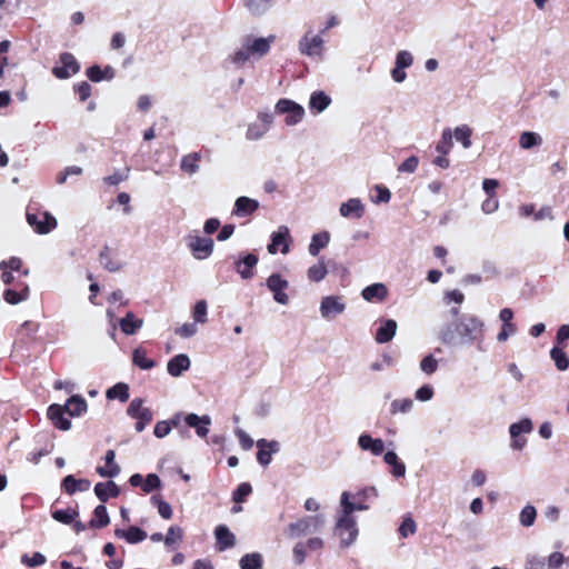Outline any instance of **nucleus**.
I'll list each match as a JSON object with an SVG mask.
<instances>
[{"instance_id": "f257e3e1", "label": "nucleus", "mask_w": 569, "mask_h": 569, "mask_svg": "<svg viewBox=\"0 0 569 569\" xmlns=\"http://www.w3.org/2000/svg\"><path fill=\"white\" fill-rule=\"evenodd\" d=\"M485 322L477 316L465 313L457 321H445L438 330V339L448 347L471 346L481 337Z\"/></svg>"}, {"instance_id": "f03ea898", "label": "nucleus", "mask_w": 569, "mask_h": 569, "mask_svg": "<svg viewBox=\"0 0 569 569\" xmlns=\"http://www.w3.org/2000/svg\"><path fill=\"white\" fill-rule=\"evenodd\" d=\"M378 498V490L376 487H365L355 493L343 491L340 497L341 509H347L352 513L355 511H366L370 508L373 500Z\"/></svg>"}, {"instance_id": "7ed1b4c3", "label": "nucleus", "mask_w": 569, "mask_h": 569, "mask_svg": "<svg viewBox=\"0 0 569 569\" xmlns=\"http://www.w3.org/2000/svg\"><path fill=\"white\" fill-rule=\"evenodd\" d=\"M336 533L340 537L342 547H349L355 542L358 536V528L351 511L341 509V513L336 522Z\"/></svg>"}, {"instance_id": "20e7f679", "label": "nucleus", "mask_w": 569, "mask_h": 569, "mask_svg": "<svg viewBox=\"0 0 569 569\" xmlns=\"http://www.w3.org/2000/svg\"><path fill=\"white\" fill-rule=\"evenodd\" d=\"M274 113L284 114V123L289 127L300 123L306 114L305 108L298 102L281 98L274 106Z\"/></svg>"}, {"instance_id": "39448f33", "label": "nucleus", "mask_w": 569, "mask_h": 569, "mask_svg": "<svg viewBox=\"0 0 569 569\" xmlns=\"http://www.w3.org/2000/svg\"><path fill=\"white\" fill-rule=\"evenodd\" d=\"M325 523L322 515L306 516L298 519L296 522H291L286 532L291 538H299L310 532L318 531Z\"/></svg>"}, {"instance_id": "423d86ee", "label": "nucleus", "mask_w": 569, "mask_h": 569, "mask_svg": "<svg viewBox=\"0 0 569 569\" xmlns=\"http://www.w3.org/2000/svg\"><path fill=\"white\" fill-rule=\"evenodd\" d=\"M32 207L27 209L26 218L30 227L39 234H47L57 227V219L48 211L32 212Z\"/></svg>"}, {"instance_id": "0eeeda50", "label": "nucleus", "mask_w": 569, "mask_h": 569, "mask_svg": "<svg viewBox=\"0 0 569 569\" xmlns=\"http://www.w3.org/2000/svg\"><path fill=\"white\" fill-rule=\"evenodd\" d=\"M186 241L188 249L197 260H204L209 258L213 252L214 242L209 237L188 234L186 237Z\"/></svg>"}, {"instance_id": "6e6552de", "label": "nucleus", "mask_w": 569, "mask_h": 569, "mask_svg": "<svg viewBox=\"0 0 569 569\" xmlns=\"http://www.w3.org/2000/svg\"><path fill=\"white\" fill-rule=\"evenodd\" d=\"M233 266L237 273L243 280H249L254 276V269L259 262V257L254 252H241L233 256Z\"/></svg>"}, {"instance_id": "1a4fd4ad", "label": "nucleus", "mask_w": 569, "mask_h": 569, "mask_svg": "<svg viewBox=\"0 0 569 569\" xmlns=\"http://www.w3.org/2000/svg\"><path fill=\"white\" fill-rule=\"evenodd\" d=\"M311 32H307L298 42V50L300 54L310 58H322L325 40L322 34L311 36Z\"/></svg>"}, {"instance_id": "9d476101", "label": "nucleus", "mask_w": 569, "mask_h": 569, "mask_svg": "<svg viewBox=\"0 0 569 569\" xmlns=\"http://www.w3.org/2000/svg\"><path fill=\"white\" fill-rule=\"evenodd\" d=\"M80 71V63L70 52H62L59 62L52 68V74L58 79H69Z\"/></svg>"}, {"instance_id": "9b49d317", "label": "nucleus", "mask_w": 569, "mask_h": 569, "mask_svg": "<svg viewBox=\"0 0 569 569\" xmlns=\"http://www.w3.org/2000/svg\"><path fill=\"white\" fill-rule=\"evenodd\" d=\"M291 241L292 238L290 236L289 228L287 226H280L270 236V242L267 246L268 252L270 254H276L280 251L281 253L287 254L290 251Z\"/></svg>"}, {"instance_id": "f8f14e48", "label": "nucleus", "mask_w": 569, "mask_h": 569, "mask_svg": "<svg viewBox=\"0 0 569 569\" xmlns=\"http://www.w3.org/2000/svg\"><path fill=\"white\" fill-rule=\"evenodd\" d=\"M267 288L272 292L273 300L279 305H288L289 297L284 290L289 287L288 280L278 272L271 273L266 280Z\"/></svg>"}, {"instance_id": "ddd939ff", "label": "nucleus", "mask_w": 569, "mask_h": 569, "mask_svg": "<svg viewBox=\"0 0 569 569\" xmlns=\"http://www.w3.org/2000/svg\"><path fill=\"white\" fill-rule=\"evenodd\" d=\"M346 310V303L339 296H326L320 302V315L323 319L330 320Z\"/></svg>"}, {"instance_id": "4468645a", "label": "nucleus", "mask_w": 569, "mask_h": 569, "mask_svg": "<svg viewBox=\"0 0 569 569\" xmlns=\"http://www.w3.org/2000/svg\"><path fill=\"white\" fill-rule=\"evenodd\" d=\"M256 446L258 448L257 460L263 467L269 466L272 460V455L280 451V443L277 440L262 438L256 442Z\"/></svg>"}, {"instance_id": "2eb2a0df", "label": "nucleus", "mask_w": 569, "mask_h": 569, "mask_svg": "<svg viewBox=\"0 0 569 569\" xmlns=\"http://www.w3.org/2000/svg\"><path fill=\"white\" fill-rule=\"evenodd\" d=\"M273 40L274 36H269L267 38H253L248 36L244 38V41L253 59H260L264 57L270 51Z\"/></svg>"}, {"instance_id": "dca6fc26", "label": "nucleus", "mask_w": 569, "mask_h": 569, "mask_svg": "<svg viewBox=\"0 0 569 569\" xmlns=\"http://www.w3.org/2000/svg\"><path fill=\"white\" fill-rule=\"evenodd\" d=\"M259 201L247 196H240L236 199L231 214L237 218H247L259 209Z\"/></svg>"}, {"instance_id": "f3484780", "label": "nucleus", "mask_w": 569, "mask_h": 569, "mask_svg": "<svg viewBox=\"0 0 569 569\" xmlns=\"http://www.w3.org/2000/svg\"><path fill=\"white\" fill-rule=\"evenodd\" d=\"M357 445L362 451L379 457L385 451V441L381 438H373L369 432H362L357 439Z\"/></svg>"}, {"instance_id": "a211bd4d", "label": "nucleus", "mask_w": 569, "mask_h": 569, "mask_svg": "<svg viewBox=\"0 0 569 569\" xmlns=\"http://www.w3.org/2000/svg\"><path fill=\"white\" fill-rule=\"evenodd\" d=\"M186 425L189 428L196 430V435L199 438H206L209 433V426L211 425V418L208 415L198 416L197 413H188L183 417Z\"/></svg>"}, {"instance_id": "6ab92c4d", "label": "nucleus", "mask_w": 569, "mask_h": 569, "mask_svg": "<svg viewBox=\"0 0 569 569\" xmlns=\"http://www.w3.org/2000/svg\"><path fill=\"white\" fill-rule=\"evenodd\" d=\"M66 412L63 406L52 403L48 407L47 416L57 429L68 431L71 428V421L66 417Z\"/></svg>"}, {"instance_id": "aec40b11", "label": "nucleus", "mask_w": 569, "mask_h": 569, "mask_svg": "<svg viewBox=\"0 0 569 569\" xmlns=\"http://www.w3.org/2000/svg\"><path fill=\"white\" fill-rule=\"evenodd\" d=\"M142 398H134L130 401L127 408V415L136 420H143L144 422H151L153 413L150 408L143 407Z\"/></svg>"}, {"instance_id": "412c9836", "label": "nucleus", "mask_w": 569, "mask_h": 569, "mask_svg": "<svg viewBox=\"0 0 569 569\" xmlns=\"http://www.w3.org/2000/svg\"><path fill=\"white\" fill-rule=\"evenodd\" d=\"M397 321L393 319H380L376 331L375 340L377 343H387L393 339L397 332Z\"/></svg>"}, {"instance_id": "4be33fe9", "label": "nucleus", "mask_w": 569, "mask_h": 569, "mask_svg": "<svg viewBox=\"0 0 569 569\" xmlns=\"http://www.w3.org/2000/svg\"><path fill=\"white\" fill-rule=\"evenodd\" d=\"M104 463L106 466H98L96 471L97 473L102 478H109L112 479L117 477L121 469L118 463H116V452L112 449L107 450L104 457Z\"/></svg>"}, {"instance_id": "5701e85b", "label": "nucleus", "mask_w": 569, "mask_h": 569, "mask_svg": "<svg viewBox=\"0 0 569 569\" xmlns=\"http://www.w3.org/2000/svg\"><path fill=\"white\" fill-rule=\"evenodd\" d=\"M216 547L219 551H224L234 547L236 536L226 525H219L214 529Z\"/></svg>"}, {"instance_id": "b1692460", "label": "nucleus", "mask_w": 569, "mask_h": 569, "mask_svg": "<svg viewBox=\"0 0 569 569\" xmlns=\"http://www.w3.org/2000/svg\"><path fill=\"white\" fill-rule=\"evenodd\" d=\"M93 491L102 505L110 498H116L120 495L119 486L112 480L96 483Z\"/></svg>"}, {"instance_id": "393cba45", "label": "nucleus", "mask_w": 569, "mask_h": 569, "mask_svg": "<svg viewBox=\"0 0 569 569\" xmlns=\"http://www.w3.org/2000/svg\"><path fill=\"white\" fill-rule=\"evenodd\" d=\"M91 482L88 479H77L73 475L66 476L61 481L62 490L69 496L76 492H84L90 489Z\"/></svg>"}, {"instance_id": "a878e982", "label": "nucleus", "mask_w": 569, "mask_h": 569, "mask_svg": "<svg viewBox=\"0 0 569 569\" xmlns=\"http://www.w3.org/2000/svg\"><path fill=\"white\" fill-rule=\"evenodd\" d=\"M339 213L343 218L360 219L365 213V206L359 198H350L341 203Z\"/></svg>"}, {"instance_id": "bb28decb", "label": "nucleus", "mask_w": 569, "mask_h": 569, "mask_svg": "<svg viewBox=\"0 0 569 569\" xmlns=\"http://www.w3.org/2000/svg\"><path fill=\"white\" fill-rule=\"evenodd\" d=\"M190 358L186 353L173 356L167 363V371L171 377H180L190 368Z\"/></svg>"}, {"instance_id": "cd10ccee", "label": "nucleus", "mask_w": 569, "mask_h": 569, "mask_svg": "<svg viewBox=\"0 0 569 569\" xmlns=\"http://www.w3.org/2000/svg\"><path fill=\"white\" fill-rule=\"evenodd\" d=\"M331 98L322 90L313 91L309 98V109L313 114L323 112L331 103Z\"/></svg>"}, {"instance_id": "c85d7f7f", "label": "nucleus", "mask_w": 569, "mask_h": 569, "mask_svg": "<svg viewBox=\"0 0 569 569\" xmlns=\"http://www.w3.org/2000/svg\"><path fill=\"white\" fill-rule=\"evenodd\" d=\"M28 297L29 287L23 282L17 283L13 288H8L3 292V299L10 305H17L24 301Z\"/></svg>"}, {"instance_id": "c756f323", "label": "nucleus", "mask_w": 569, "mask_h": 569, "mask_svg": "<svg viewBox=\"0 0 569 569\" xmlns=\"http://www.w3.org/2000/svg\"><path fill=\"white\" fill-rule=\"evenodd\" d=\"M114 536L119 539H124L128 543L136 545L142 542L147 538V532L137 526H131L127 530L117 528L114 530Z\"/></svg>"}, {"instance_id": "7c9ffc66", "label": "nucleus", "mask_w": 569, "mask_h": 569, "mask_svg": "<svg viewBox=\"0 0 569 569\" xmlns=\"http://www.w3.org/2000/svg\"><path fill=\"white\" fill-rule=\"evenodd\" d=\"M388 296V289L385 283L376 282L365 287L361 297L369 302L383 301Z\"/></svg>"}, {"instance_id": "2f4dec72", "label": "nucleus", "mask_w": 569, "mask_h": 569, "mask_svg": "<svg viewBox=\"0 0 569 569\" xmlns=\"http://www.w3.org/2000/svg\"><path fill=\"white\" fill-rule=\"evenodd\" d=\"M383 461L390 467V473L395 478H402L406 476V465L399 459L393 450H388L383 455Z\"/></svg>"}, {"instance_id": "473e14b6", "label": "nucleus", "mask_w": 569, "mask_h": 569, "mask_svg": "<svg viewBox=\"0 0 569 569\" xmlns=\"http://www.w3.org/2000/svg\"><path fill=\"white\" fill-rule=\"evenodd\" d=\"M63 407L71 417H80L88 409L86 399L80 395L71 396Z\"/></svg>"}, {"instance_id": "72a5a7b5", "label": "nucleus", "mask_w": 569, "mask_h": 569, "mask_svg": "<svg viewBox=\"0 0 569 569\" xmlns=\"http://www.w3.org/2000/svg\"><path fill=\"white\" fill-rule=\"evenodd\" d=\"M330 242V233L326 230L313 233L308 247V252L312 257H317L322 249Z\"/></svg>"}, {"instance_id": "f704fd0d", "label": "nucleus", "mask_w": 569, "mask_h": 569, "mask_svg": "<svg viewBox=\"0 0 569 569\" xmlns=\"http://www.w3.org/2000/svg\"><path fill=\"white\" fill-rule=\"evenodd\" d=\"M119 326L124 335L132 336L143 326V320L137 318L131 311H129L120 319Z\"/></svg>"}, {"instance_id": "c9c22d12", "label": "nucleus", "mask_w": 569, "mask_h": 569, "mask_svg": "<svg viewBox=\"0 0 569 569\" xmlns=\"http://www.w3.org/2000/svg\"><path fill=\"white\" fill-rule=\"evenodd\" d=\"M200 161H201L200 152H190L181 158L180 169H181V171L188 173L189 176H193L200 170V167H199Z\"/></svg>"}, {"instance_id": "e433bc0d", "label": "nucleus", "mask_w": 569, "mask_h": 569, "mask_svg": "<svg viewBox=\"0 0 569 569\" xmlns=\"http://www.w3.org/2000/svg\"><path fill=\"white\" fill-rule=\"evenodd\" d=\"M110 517L108 515L107 507L104 505H99L93 510V517L89 521L88 526L90 528H104L109 525Z\"/></svg>"}, {"instance_id": "4c0bfd02", "label": "nucleus", "mask_w": 569, "mask_h": 569, "mask_svg": "<svg viewBox=\"0 0 569 569\" xmlns=\"http://www.w3.org/2000/svg\"><path fill=\"white\" fill-rule=\"evenodd\" d=\"M328 274V268L325 263V258L321 257L317 263L310 266L307 270V277L312 282L322 281Z\"/></svg>"}, {"instance_id": "58836bf2", "label": "nucleus", "mask_w": 569, "mask_h": 569, "mask_svg": "<svg viewBox=\"0 0 569 569\" xmlns=\"http://www.w3.org/2000/svg\"><path fill=\"white\" fill-rule=\"evenodd\" d=\"M106 397L108 400L118 399L120 402H126L130 397L129 386L124 382H118L107 390Z\"/></svg>"}, {"instance_id": "ea45409f", "label": "nucleus", "mask_w": 569, "mask_h": 569, "mask_svg": "<svg viewBox=\"0 0 569 569\" xmlns=\"http://www.w3.org/2000/svg\"><path fill=\"white\" fill-rule=\"evenodd\" d=\"M132 362L141 370H150L156 366L154 360L147 357V351L138 347L132 352Z\"/></svg>"}, {"instance_id": "a19ab883", "label": "nucleus", "mask_w": 569, "mask_h": 569, "mask_svg": "<svg viewBox=\"0 0 569 569\" xmlns=\"http://www.w3.org/2000/svg\"><path fill=\"white\" fill-rule=\"evenodd\" d=\"M51 517L63 525H71L79 517L78 508L56 509L51 512Z\"/></svg>"}, {"instance_id": "79ce46f5", "label": "nucleus", "mask_w": 569, "mask_h": 569, "mask_svg": "<svg viewBox=\"0 0 569 569\" xmlns=\"http://www.w3.org/2000/svg\"><path fill=\"white\" fill-rule=\"evenodd\" d=\"M241 569H262L263 558L259 552L243 555L239 560Z\"/></svg>"}, {"instance_id": "37998d69", "label": "nucleus", "mask_w": 569, "mask_h": 569, "mask_svg": "<svg viewBox=\"0 0 569 569\" xmlns=\"http://www.w3.org/2000/svg\"><path fill=\"white\" fill-rule=\"evenodd\" d=\"M472 129L467 124H461L452 131V139L455 138L465 149H469L472 144L471 141Z\"/></svg>"}, {"instance_id": "c03bdc74", "label": "nucleus", "mask_w": 569, "mask_h": 569, "mask_svg": "<svg viewBox=\"0 0 569 569\" xmlns=\"http://www.w3.org/2000/svg\"><path fill=\"white\" fill-rule=\"evenodd\" d=\"M273 4V0H244V7L253 16L264 14Z\"/></svg>"}, {"instance_id": "a18cd8bd", "label": "nucleus", "mask_w": 569, "mask_h": 569, "mask_svg": "<svg viewBox=\"0 0 569 569\" xmlns=\"http://www.w3.org/2000/svg\"><path fill=\"white\" fill-rule=\"evenodd\" d=\"M550 358L552 359L556 368L559 371H565L569 368V357L563 351L562 347H552V349L550 350Z\"/></svg>"}, {"instance_id": "49530a36", "label": "nucleus", "mask_w": 569, "mask_h": 569, "mask_svg": "<svg viewBox=\"0 0 569 569\" xmlns=\"http://www.w3.org/2000/svg\"><path fill=\"white\" fill-rule=\"evenodd\" d=\"M533 429V423L530 418H522L518 422L509 426L510 438L520 437L521 433H530Z\"/></svg>"}, {"instance_id": "de8ad7c7", "label": "nucleus", "mask_w": 569, "mask_h": 569, "mask_svg": "<svg viewBox=\"0 0 569 569\" xmlns=\"http://www.w3.org/2000/svg\"><path fill=\"white\" fill-rule=\"evenodd\" d=\"M453 147L452 131L450 128L443 129L440 140L436 144V151L441 154L450 153Z\"/></svg>"}, {"instance_id": "09e8293b", "label": "nucleus", "mask_w": 569, "mask_h": 569, "mask_svg": "<svg viewBox=\"0 0 569 569\" xmlns=\"http://www.w3.org/2000/svg\"><path fill=\"white\" fill-rule=\"evenodd\" d=\"M542 143V138L533 131H525L520 134L519 144L522 149H531Z\"/></svg>"}, {"instance_id": "8fccbe9b", "label": "nucleus", "mask_w": 569, "mask_h": 569, "mask_svg": "<svg viewBox=\"0 0 569 569\" xmlns=\"http://www.w3.org/2000/svg\"><path fill=\"white\" fill-rule=\"evenodd\" d=\"M413 408V401L410 398L395 399L390 403V413H409Z\"/></svg>"}, {"instance_id": "3c124183", "label": "nucleus", "mask_w": 569, "mask_h": 569, "mask_svg": "<svg viewBox=\"0 0 569 569\" xmlns=\"http://www.w3.org/2000/svg\"><path fill=\"white\" fill-rule=\"evenodd\" d=\"M100 263L110 272H117L121 269V263L111 259L109 254V247L104 246L99 254Z\"/></svg>"}, {"instance_id": "603ef678", "label": "nucleus", "mask_w": 569, "mask_h": 569, "mask_svg": "<svg viewBox=\"0 0 569 569\" xmlns=\"http://www.w3.org/2000/svg\"><path fill=\"white\" fill-rule=\"evenodd\" d=\"M537 518V509L532 505L525 506L519 515V521L523 527H531Z\"/></svg>"}, {"instance_id": "864d4df0", "label": "nucleus", "mask_w": 569, "mask_h": 569, "mask_svg": "<svg viewBox=\"0 0 569 569\" xmlns=\"http://www.w3.org/2000/svg\"><path fill=\"white\" fill-rule=\"evenodd\" d=\"M250 58H252L246 41H242L241 47L230 56V61L237 66L244 64Z\"/></svg>"}, {"instance_id": "5fc2aeb1", "label": "nucleus", "mask_w": 569, "mask_h": 569, "mask_svg": "<svg viewBox=\"0 0 569 569\" xmlns=\"http://www.w3.org/2000/svg\"><path fill=\"white\" fill-rule=\"evenodd\" d=\"M269 130L258 122L249 123L246 131V139L249 141H257L264 137Z\"/></svg>"}, {"instance_id": "6e6d98bb", "label": "nucleus", "mask_w": 569, "mask_h": 569, "mask_svg": "<svg viewBox=\"0 0 569 569\" xmlns=\"http://www.w3.org/2000/svg\"><path fill=\"white\" fill-rule=\"evenodd\" d=\"M183 538V531L178 526H171L169 527L167 535L164 536V545L167 547H171L173 545L180 543Z\"/></svg>"}, {"instance_id": "4d7b16f0", "label": "nucleus", "mask_w": 569, "mask_h": 569, "mask_svg": "<svg viewBox=\"0 0 569 569\" xmlns=\"http://www.w3.org/2000/svg\"><path fill=\"white\" fill-rule=\"evenodd\" d=\"M130 168L126 167L123 170H116L112 174L103 178V182L108 186H118L129 178Z\"/></svg>"}, {"instance_id": "13d9d810", "label": "nucleus", "mask_w": 569, "mask_h": 569, "mask_svg": "<svg viewBox=\"0 0 569 569\" xmlns=\"http://www.w3.org/2000/svg\"><path fill=\"white\" fill-rule=\"evenodd\" d=\"M46 561H47V558L41 552H33L31 556H29L28 553H23L21 556V563H23L30 568L42 566L46 563Z\"/></svg>"}, {"instance_id": "bf43d9fd", "label": "nucleus", "mask_w": 569, "mask_h": 569, "mask_svg": "<svg viewBox=\"0 0 569 569\" xmlns=\"http://www.w3.org/2000/svg\"><path fill=\"white\" fill-rule=\"evenodd\" d=\"M152 505L157 506L159 515L163 519H170L172 517L171 506L159 496L151 497Z\"/></svg>"}, {"instance_id": "052dcab7", "label": "nucleus", "mask_w": 569, "mask_h": 569, "mask_svg": "<svg viewBox=\"0 0 569 569\" xmlns=\"http://www.w3.org/2000/svg\"><path fill=\"white\" fill-rule=\"evenodd\" d=\"M438 360L435 358L433 355L429 353L425 356L420 361V370L430 376L433 375L438 369Z\"/></svg>"}, {"instance_id": "680f3d73", "label": "nucleus", "mask_w": 569, "mask_h": 569, "mask_svg": "<svg viewBox=\"0 0 569 569\" xmlns=\"http://www.w3.org/2000/svg\"><path fill=\"white\" fill-rule=\"evenodd\" d=\"M252 492V487L249 482H241L232 492V500L236 503L243 502L247 497Z\"/></svg>"}, {"instance_id": "e2e57ef3", "label": "nucleus", "mask_w": 569, "mask_h": 569, "mask_svg": "<svg viewBox=\"0 0 569 569\" xmlns=\"http://www.w3.org/2000/svg\"><path fill=\"white\" fill-rule=\"evenodd\" d=\"M207 310H208V305H207L206 300H199L196 302L193 312H192L196 323L207 322Z\"/></svg>"}, {"instance_id": "0e129e2a", "label": "nucleus", "mask_w": 569, "mask_h": 569, "mask_svg": "<svg viewBox=\"0 0 569 569\" xmlns=\"http://www.w3.org/2000/svg\"><path fill=\"white\" fill-rule=\"evenodd\" d=\"M416 530H417L416 522L410 516L403 518V520L401 521L399 529H398L399 535L402 538H407V537L413 535L416 532Z\"/></svg>"}, {"instance_id": "69168bd1", "label": "nucleus", "mask_w": 569, "mask_h": 569, "mask_svg": "<svg viewBox=\"0 0 569 569\" xmlns=\"http://www.w3.org/2000/svg\"><path fill=\"white\" fill-rule=\"evenodd\" d=\"M161 487V480L158 475L149 473L146 479H143L142 490L146 493H150Z\"/></svg>"}, {"instance_id": "338daca9", "label": "nucleus", "mask_w": 569, "mask_h": 569, "mask_svg": "<svg viewBox=\"0 0 569 569\" xmlns=\"http://www.w3.org/2000/svg\"><path fill=\"white\" fill-rule=\"evenodd\" d=\"M433 395V388L430 385H423L416 390L415 398L419 401L426 402L431 400Z\"/></svg>"}, {"instance_id": "774afa93", "label": "nucleus", "mask_w": 569, "mask_h": 569, "mask_svg": "<svg viewBox=\"0 0 569 569\" xmlns=\"http://www.w3.org/2000/svg\"><path fill=\"white\" fill-rule=\"evenodd\" d=\"M546 559L537 555H529L526 560V569H543Z\"/></svg>"}]
</instances>
